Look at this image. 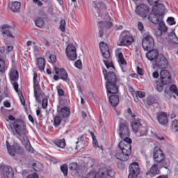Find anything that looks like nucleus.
Listing matches in <instances>:
<instances>
[{
	"label": "nucleus",
	"mask_w": 178,
	"mask_h": 178,
	"mask_svg": "<svg viewBox=\"0 0 178 178\" xmlns=\"http://www.w3.org/2000/svg\"><path fill=\"white\" fill-rule=\"evenodd\" d=\"M154 33H155L156 37H161V35H162L163 32L161 29H159V28H158V29H155Z\"/></svg>",
	"instance_id": "864d4df0"
},
{
	"label": "nucleus",
	"mask_w": 178,
	"mask_h": 178,
	"mask_svg": "<svg viewBox=\"0 0 178 178\" xmlns=\"http://www.w3.org/2000/svg\"><path fill=\"white\" fill-rule=\"evenodd\" d=\"M133 42H134V38H133V36L130 35L129 31H124L121 33V45H131Z\"/></svg>",
	"instance_id": "9b49d317"
},
{
	"label": "nucleus",
	"mask_w": 178,
	"mask_h": 178,
	"mask_svg": "<svg viewBox=\"0 0 178 178\" xmlns=\"http://www.w3.org/2000/svg\"><path fill=\"white\" fill-rule=\"evenodd\" d=\"M167 22L168 23V24H170V26H174V24H176V22H175V18L172 17H169L167 19Z\"/></svg>",
	"instance_id": "de8ad7c7"
},
{
	"label": "nucleus",
	"mask_w": 178,
	"mask_h": 178,
	"mask_svg": "<svg viewBox=\"0 0 178 178\" xmlns=\"http://www.w3.org/2000/svg\"><path fill=\"white\" fill-rule=\"evenodd\" d=\"M6 56H5V51L3 49H0V59H3V58H6Z\"/></svg>",
	"instance_id": "e2e57ef3"
},
{
	"label": "nucleus",
	"mask_w": 178,
	"mask_h": 178,
	"mask_svg": "<svg viewBox=\"0 0 178 178\" xmlns=\"http://www.w3.org/2000/svg\"><path fill=\"white\" fill-rule=\"evenodd\" d=\"M99 172H102V174H99V176L96 178H106L113 177L115 176V171L112 170L111 168H103L99 170Z\"/></svg>",
	"instance_id": "2eb2a0df"
},
{
	"label": "nucleus",
	"mask_w": 178,
	"mask_h": 178,
	"mask_svg": "<svg viewBox=\"0 0 178 178\" xmlns=\"http://www.w3.org/2000/svg\"><path fill=\"white\" fill-rule=\"evenodd\" d=\"M157 120L160 124L166 126V124L168 123V115H166V113L163 112L160 113L157 116Z\"/></svg>",
	"instance_id": "5701e85b"
},
{
	"label": "nucleus",
	"mask_w": 178,
	"mask_h": 178,
	"mask_svg": "<svg viewBox=\"0 0 178 178\" xmlns=\"http://www.w3.org/2000/svg\"><path fill=\"white\" fill-rule=\"evenodd\" d=\"M137 73L139 76H144V71L143 70V68L140 67H137Z\"/></svg>",
	"instance_id": "6e6d98bb"
},
{
	"label": "nucleus",
	"mask_w": 178,
	"mask_h": 178,
	"mask_svg": "<svg viewBox=\"0 0 178 178\" xmlns=\"http://www.w3.org/2000/svg\"><path fill=\"white\" fill-rule=\"evenodd\" d=\"M59 115L61 118H69V116H70V108H69V107L62 108L60 111Z\"/></svg>",
	"instance_id": "7c9ffc66"
},
{
	"label": "nucleus",
	"mask_w": 178,
	"mask_h": 178,
	"mask_svg": "<svg viewBox=\"0 0 178 178\" xmlns=\"http://www.w3.org/2000/svg\"><path fill=\"white\" fill-rule=\"evenodd\" d=\"M6 72V64L5 63V60L2 58H0V73L2 74H5Z\"/></svg>",
	"instance_id": "c9c22d12"
},
{
	"label": "nucleus",
	"mask_w": 178,
	"mask_h": 178,
	"mask_svg": "<svg viewBox=\"0 0 178 178\" xmlns=\"http://www.w3.org/2000/svg\"><path fill=\"white\" fill-rule=\"evenodd\" d=\"M154 45L155 42L151 35H147L143 38L142 40V46L145 51H151V49H154Z\"/></svg>",
	"instance_id": "1a4fd4ad"
},
{
	"label": "nucleus",
	"mask_w": 178,
	"mask_h": 178,
	"mask_svg": "<svg viewBox=\"0 0 178 178\" xmlns=\"http://www.w3.org/2000/svg\"><path fill=\"white\" fill-rule=\"evenodd\" d=\"M118 62L122 68V72H124L123 67L127 66V62L126 61V59H124V56H123V54H122V52L118 54Z\"/></svg>",
	"instance_id": "b1692460"
},
{
	"label": "nucleus",
	"mask_w": 178,
	"mask_h": 178,
	"mask_svg": "<svg viewBox=\"0 0 178 178\" xmlns=\"http://www.w3.org/2000/svg\"><path fill=\"white\" fill-rule=\"evenodd\" d=\"M118 168L119 169H124V168H126V165L123 163H118Z\"/></svg>",
	"instance_id": "69168bd1"
},
{
	"label": "nucleus",
	"mask_w": 178,
	"mask_h": 178,
	"mask_svg": "<svg viewBox=\"0 0 178 178\" xmlns=\"http://www.w3.org/2000/svg\"><path fill=\"white\" fill-rule=\"evenodd\" d=\"M127 155V157L126 156ZM115 156L119 161H122V162H126V161H129V158L130 156L127 153H123V152H117L115 154Z\"/></svg>",
	"instance_id": "393cba45"
},
{
	"label": "nucleus",
	"mask_w": 178,
	"mask_h": 178,
	"mask_svg": "<svg viewBox=\"0 0 178 178\" xmlns=\"http://www.w3.org/2000/svg\"><path fill=\"white\" fill-rule=\"evenodd\" d=\"M47 106H48V99H43L42 101V108H43V109H47Z\"/></svg>",
	"instance_id": "3c124183"
},
{
	"label": "nucleus",
	"mask_w": 178,
	"mask_h": 178,
	"mask_svg": "<svg viewBox=\"0 0 178 178\" xmlns=\"http://www.w3.org/2000/svg\"><path fill=\"white\" fill-rule=\"evenodd\" d=\"M2 173L7 178H13V168L10 166L4 165L2 168Z\"/></svg>",
	"instance_id": "4be33fe9"
},
{
	"label": "nucleus",
	"mask_w": 178,
	"mask_h": 178,
	"mask_svg": "<svg viewBox=\"0 0 178 178\" xmlns=\"http://www.w3.org/2000/svg\"><path fill=\"white\" fill-rule=\"evenodd\" d=\"M148 52L146 54L147 58L151 62H154L159 58V52L156 49L147 50Z\"/></svg>",
	"instance_id": "6ab92c4d"
},
{
	"label": "nucleus",
	"mask_w": 178,
	"mask_h": 178,
	"mask_svg": "<svg viewBox=\"0 0 178 178\" xmlns=\"http://www.w3.org/2000/svg\"><path fill=\"white\" fill-rule=\"evenodd\" d=\"M33 3L38 5V6H42L43 3L40 0H33Z\"/></svg>",
	"instance_id": "680f3d73"
},
{
	"label": "nucleus",
	"mask_w": 178,
	"mask_h": 178,
	"mask_svg": "<svg viewBox=\"0 0 178 178\" xmlns=\"http://www.w3.org/2000/svg\"><path fill=\"white\" fill-rule=\"evenodd\" d=\"M92 144L95 148H98V147H99L98 145V141L95 139V136H92Z\"/></svg>",
	"instance_id": "5fc2aeb1"
},
{
	"label": "nucleus",
	"mask_w": 178,
	"mask_h": 178,
	"mask_svg": "<svg viewBox=\"0 0 178 178\" xmlns=\"http://www.w3.org/2000/svg\"><path fill=\"white\" fill-rule=\"evenodd\" d=\"M92 5V8H94L99 16H102L101 15L102 12H105L108 10L106 4L101 0L93 1Z\"/></svg>",
	"instance_id": "6e6552de"
},
{
	"label": "nucleus",
	"mask_w": 178,
	"mask_h": 178,
	"mask_svg": "<svg viewBox=\"0 0 178 178\" xmlns=\"http://www.w3.org/2000/svg\"><path fill=\"white\" fill-rule=\"evenodd\" d=\"M56 74H58L61 80L66 81L68 79L67 72L63 68H54Z\"/></svg>",
	"instance_id": "412c9836"
},
{
	"label": "nucleus",
	"mask_w": 178,
	"mask_h": 178,
	"mask_svg": "<svg viewBox=\"0 0 178 178\" xmlns=\"http://www.w3.org/2000/svg\"><path fill=\"white\" fill-rule=\"evenodd\" d=\"M7 143V149L9 155L11 156H15L16 154H17L19 156L17 158V162L19 163H22L24 162V159H26V156H24V150L20 145L17 144H15L13 145H9V143Z\"/></svg>",
	"instance_id": "20e7f679"
},
{
	"label": "nucleus",
	"mask_w": 178,
	"mask_h": 178,
	"mask_svg": "<svg viewBox=\"0 0 178 178\" xmlns=\"http://www.w3.org/2000/svg\"><path fill=\"white\" fill-rule=\"evenodd\" d=\"M76 149H84V147H86V145H84V140H82L81 139H80L79 140H78L76 143Z\"/></svg>",
	"instance_id": "ea45409f"
},
{
	"label": "nucleus",
	"mask_w": 178,
	"mask_h": 178,
	"mask_svg": "<svg viewBox=\"0 0 178 178\" xmlns=\"http://www.w3.org/2000/svg\"><path fill=\"white\" fill-rule=\"evenodd\" d=\"M127 113H129V115H130L131 118H136V114L133 113V112L131 111V108H129L127 109Z\"/></svg>",
	"instance_id": "0e129e2a"
},
{
	"label": "nucleus",
	"mask_w": 178,
	"mask_h": 178,
	"mask_svg": "<svg viewBox=\"0 0 178 178\" xmlns=\"http://www.w3.org/2000/svg\"><path fill=\"white\" fill-rule=\"evenodd\" d=\"M172 128L175 130V131H178V120H175L172 122Z\"/></svg>",
	"instance_id": "09e8293b"
},
{
	"label": "nucleus",
	"mask_w": 178,
	"mask_h": 178,
	"mask_svg": "<svg viewBox=\"0 0 178 178\" xmlns=\"http://www.w3.org/2000/svg\"><path fill=\"white\" fill-rule=\"evenodd\" d=\"M165 158V154H163V151L161 149V147H155L153 150V159L159 168H165L166 166Z\"/></svg>",
	"instance_id": "39448f33"
},
{
	"label": "nucleus",
	"mask_w": 178,
	"mask_h": 178,
	"mask_svg": "<svg viewBox=\"0 0 178 178\" xmlns=\"http://www.w3.org/2000/svg\"><path fill=\"white\" fill-rule=\"evenodd\" d=\"M49 62H51V63H55V62H56V55L55 54H51L49 56Z\"/></svg>",
	"instance_id": "603ef678"
},
{
	"label": "nucleus",
	"mask_w": 178,
	"mask_h": 178,
	"mask_svg": "<svg viewBox=\"0 0 178 178\" xmlns=\"http://www.w3.org/2000/svg\"><path fill=\"white\" fill-rule=\"evenodd\" d=\"M135 13L138 16L145 19L149 15V8L145 4H140L136 7Z\"/></svg>",
	"instance_id": "9d476101"
},
{
	"label": "nucleus",
	"mask_w": 178,
	"mask_h": 178,
	"mask_svg": "<svg viewBox=\"0 0 178 178\" xmlns=\"http://www.w3.org/2000/svg\"><path fill=\"white\" fill-rule=\"evenodd\" d=\"M167 84H169V83H165L162 82V81L156 80L155 81V88L159 91V92H162V91H163V87L165 86H167Z\"/></svg>",
	"instance_id": "473e14b6"
},
{
	"label": "nucleus",
	"mask_w": 178,
	"mask_h": 178,
	"mask_svg": "<svg viewBox=\"0 0 178 178\" xmlns=\"http://www.w3.org/2000/svg\"><path fill=\"white\" fill-rule=\"evenodd\" d=\"M20 6H22V3L19 1H14L9 4V8L12 12L17 13L20 10Z\"/></svg>",
	"instance_id": "cd10ccee"
},
{
	"label": "nucleus",
	"mask_w": 178,
	"mask_h": 178,
	"mask_svg": "<svg viewBox=\"0 0 178 178\" xmlns=\"http://www.w3.org/2000/svg\"><path fill=\"white\" fill-rule=\"evenodd\" d=\"M102 73L106 80L105 86L110 105L112 108H116L120 102L119 96L116 95L109 96V94H118V92H119L118 83L120 81V78H119L113 71L108 72V70L105 68L102 69Z\"/></svg>",
	"instance_id": "f257e3e1"
},
{
	"label": "nucleus",
	"mask_w": 178,
	"mask_h": 178,
	"mask_svg": "<svg viewBox=\"0 0 178 178\" xmlns=\"http://www.w3.org/2000/svg\"><path fill=\"white\" fill-rule=\"evenodd\" d=\"M138 175H140V165L138 163L134 162L131 163L128 178H137Z\"/></svg>",
	"instance_id": "f8f14e48"
},
{
	"label": "nucleus",
	"mask_w": 178,
	"mask_h": 178,
	"mask_svg": "<svg viewBox=\"0 0 178 178\" xmlns=\"http://www.w3.org/2000/svg\"><path fill=\"white\" fill-rule=\"evenodd\" d=\"M8 76L10 83L13 84L14 90L16 91V92H18L19 83L17 81H19V71H17V69H16V67H12L8 73Z\"/></svg>",
	"instance_id": "423d86ee"
},
{
	"label": "nucleus",
	"mask_w": 178,
	"mask_h": 178,
	"mask_svg": "<svg viewBox=\"0 0 178 178\" xmlns=\"http://www.w3.org/2000/svg\"><path fill=\"white\" fill-rule=\"evenodd\" d=\"M59 29L62 31V33H65V31H66V21L65 19H62L60 22Z\"/></svg>",
	"instance_id": "79ce46f5"
},
{
	"label": "nucleus",
	"mask_w": 178,
	"mask_h": 178,
	"mask_svg": "<svg viewBox=\"0 0 178 178\" xmlns=\"http://www.w3.org/2000/svg\"><path fill=\"white\" fill-rule=\"evenodd\" d=\"M99 48L105 59H109L111 58V52H109V46H108V44L100 42Z\"/></svg>",
	"instance_id": "a211bd4d"
},
{
	"label": "nucleus",
	"mask_w": 178,
	"mask_h": 178,
	"mask_svg": "<svg viewBox=\"0 0 178 178\" xmlns=\"http://www.w3.org/2000/svg\"><path fill=\"white\" fill-rule=\"evenodd\" d=\"M103 62L107 69H111V70H115V66H113V63L112 61L104 60Z\"/></svg>",
	"instance_id": "58836bf2"
},
{
	"label": "nucleus",
	"mask_w": 178,
	"mask_h": 178,
	"mask_svg": "<svg viewBox=\"0 0 178 178\" xmlns=\"http://www.w3.org/2000/svg\"><path fill=\"white\" fill-rule=\"evenodd\" d=\"M159 164H153L149 169V171L146 172V175H151L152 176H156V175H159V168L158 167Z\"/></svg>",
	"instance_id": "a878e982"
},
{
	"label": "nucleus",
	"mask_w": 178,
	"mask_h": 178,
	"mask_svg": "<svg viewBox=\"0 0 178 178\" xmlns=\"http://www.w3.org/2000/svg\"><path fill=\"white\" fill-rule=\"evenodd\" d=\"M33 90H34V97L36 101L40 99V96L38 95V92L41 91V86H40L39 82H33Z\"/></svg>",
	"instance_id": "c85d7f7f"
},
{
	"label": "nucleus",
	"mask_w": 178,
	"mask_h": 178,
	"mask_svg": "<svg viewBox=\"0 0 178 178\" xmlns=\"http://www.w3.org/2000/svg\"><path fill=\"white\" fill-rule=\"evenodd\" d=\"M132 97H134V99L135 102H138V97L144 98L145 97V92L140 90H138L136 92H133Z\"/></svg>",
	"instance_id": "c756f323"
},
{
	"label": "nucleus",
	"mask_w": 178,
	"mask_h": 178,
	"mask_svg": "<svg viewBox=\"0 0 178 178\" xmlns=\"http://www.w3.org/2000/svg\"><path fill=\"white\" fill-rule=\"evenodd\" d=\"M3 105L6 108H10V102L8 101L4 102Z\"/></svg>",
	"instance_id": "774afa93"
},
{
	"label": "nucleus",
	"mask_w": 178,
	"mask_h": 178,
	"mask_svg": "<svg viewBox=\"0 0 178 178\" xmlns=\"http://www.w3.org/2000/svg\"><path fill=\"white\" fill-rule=\"evenodd\" d=\"M164 13L165 6L160 4L159 6L153 8V10H152L148 19L153 24H158V29L163 33H166V31H168V26L165 24V22H163Z\"/></svg>",
	"instance_id": "7ed1b4c3"
},
{
	"label": "nucleus",
	"mask_w": 178,
	"mask_h": 178,
	"mask_svg": "<svg viewBox=\"0 0 178 178\" xmlns=\"http://www.w3.org/2000/svg\"><path fill=\"white\" fill-rule=\"evenodd\" d=\"M138 29L140 31H143L144 30V24L141 22H138Z\"/></svg>",
	"instance_id": "4d7b16f0"
},
{
	"label": "nucleus",
	"mask_w": 178,
	"mask_h": 178,
	"mask_svg": "<svg viewBox=\"0 0 178 178\" xmlns=\"http://www.w3.org/2000/svg\"><path fill=\"white\" fill-rule=\"evenodd\" d=\"M152 76L154 79H158V77H159V72H158V71H155L152 73Z\"/></svg>",
	"instance_id": "338daca9"
},
{
	"label": "nucleus",
	"mask_w": 178,
	"mask_h": 178,
	"mask_svg": "<svg viewBox=\"0 0 178 178\" xmlns=\"http://www.w3.org/2000/svg\"><path fill=\"white\" fill-rule=\"evenodd\" d=\"M35 26H37V27H39L40 29L45 26V22H44V19H42V18L40 17L36 19V20L35 21Z\"/></svg>",
	"instance_id": "4c0bfd02"
},
{
	"label": "nucleus",
	"mask_w": 178,
	"mask_h": 178,
	"mask_svg": "<svg viewBox=\"0 0 178 178\" xmlns=\"http://www.w3.org/2000/svg\"><path fill=\"white\" fill-rule=\"evenodd\" d=\"M119 134L120 137L122 140H126V138H130V131L129 130V126L125 123H122L120 124L119 129Z\"/></svg>",
	"instance_id": "4468645a"
},
{
	"label": "nucleus",
	"mask_w": 178,
	"mask_h": 178,
	"mask_svg": "<svg viewBox=\"0 0 178 178\" xmlns=\"http://www.w3.org/2000/svg\"><path fill=\"white\" fill-rule=\"evenodd\" d=\"M172 38H173V43L178 45V37L176 33H174Z\"/></svg>",
	"instance_id": "bf43d9fd"
},
{
	"label": "nucleus",
	"mask_w": 178,
	"mask_h": 178,
	"mask_svg": "<svg viewBox=\"0 0 178 178\" xmlns=\"http://www.w3.org/2000/svg\"><path fill=\"white\" fill-rule=\"evenodd\" d=\"M19 99L21 101L22 105L24 106L26 105V100L24 99V97H23L22 94H21V95L19 96Z\"/></svg>",
	"instance_id": "13d9d810"
},
{
	"label": "nucleus",
	"mask_w": 178,
	"mask_h": 178,
	"mask_svg": "<svg viewBox=\"0 0 178 178\" xmlns=\"http://www.w3.org/2000/svg\"><path fill=\"white\" fill-rule=\"evenodd\" d=\"M56 90H57L58 97H63L65 95V91L63 90L60 86H57Z\"/></svg>",
	"instance_id": "49530a36"
},
{
	"label": "nucleus",
	"mask_w": 178,
	"mask_h": 178,
	"mask_svg": "<svg viewBox=\"0 0 178 178\" xmlns=\"http://www.w3.org/2000/svg\"><path fill=\"white\" fill-rule=\"evenodd\" d=\"M61 122H62V118H60V116L58 115V116L54 117V125L56 127H58L60 124Z\"/></svg>",
	"instance_id": "a19ab883"
},
{
	"label": "nucleus",
	"mask_w": 178,
	"mask_h": 178,
	"mask_svg": "<svg viewBox=\"0 0 178 178\" xmlns=\"http://www.w3.org/2000/svg\"><path fill=\"white\" fill-rule=\"evenodd\" d=\"M99 26L100 29H105V27L110 29V27H112V22H99Z\"/></svg>",
	"instance_id": "e433bc0d"
},
{
	"label": "nucleus",
	"mask_w": 178,
	"mask_h": 178,
	"mask_svg": "<svg viewBox=\"0 0 178 178\" xmlns=\"http://www.w3.org/2000/svg\"><path fill=\"white\" fill-rule=\"evenodd\" d=\"M141 122L140 121V119H134V120L131 122V127L134 130V131H136L137 129L142 127Z\"/></svg>",
	"instance_id": "72a5a7b5"
},
{
	"label": "nucleus",
	"mask_w": 178,
	"mask_h": 178,
	"mask_svg": "<svg viewBox=\"0 0 178 178\" xmlns=\"http://www.w3.org/2000/svg\"><path fill=\"white\" fill-rule=\"evenodd\" d=\"M160 79L164 84H170V81H172V76L166 70H162L160 72Z\"/></svg>",
	"instance_id": "f3484780"
},
{
	"label": "nucleus",
	"mask_w": 178,
	"mask_h": 178,
	"mask_svg": "<svg viewBox=\"0 0 178 178\" xmlns=\"http://www.w3.org/2000/svg\"><path fill=\"white\" fill-rule=\"evenodd\" d=\"M13 30L15 29L11 26L4 24L1 26V32L2 33V34H4V35H7V37L14 38L15 37L13 36V34H12V33H13Z\"/></svg>",
	"instance_id": "aec40b11"
},
{
	"label": "nucleus",
	"mask_w": 178,
	"mask_h": 178,
	"mask_svg": "<svg viewBox=\"0 0 178 178\" xmlns=\"http://www.w3.org/2000/svg\"><path fill=\"white\" fill-rule=\"evenodd\" d=\"M8 126L13 136L19 138L26 145L27 151L31 153L34 152V149L31 147L29 137H27V127L26 126V123L22 119H16L14 122H10Z\"/></svg>",
	"instance_id": "f03ea898"
},
{
	"label": "nucleus",
	"mask_w": 178,
	"mask_h": 178,
	"mask_svg": "<svg viewBox=\"0 0 178 178\" xmlns=\"http://www.w3.org/2000/svg\"><path fill=\"white\" fill-rule=\"evenodd\" d=\"M36 65H38L40 70H44L45 69V59L44 58H37Z\"/></svg>",
	"instance_id": "f704fd0d"
},
{
	"label": "nucleus",
	"mask_w": 178,
	"mask_h": 178,
	"mask_svg": "<svg viewBox=\"0 0 178 178\" xmlns=\"http://www.w3.org/2000/svg\"><path fill=\"white\" fill-rule=\"evenodd\" d=\"M154 103V102L152 98H147L146 100V104L148 105H153Z\"/></svg>",
	"instance_id": "052dcab7"
},
{
	"label": "nucleus",
	"mask_w": 178,
	"mask_h": 178,
	"mask_svg": "<svg viewBox=\"0 0 178 178\" xmlns=\"http://www.w3.org/2000/svg\"><path fill=\"white\" fill-rule=\"evenodd\" d=\"M54 143L56 147H58V148H61L62 149L66 147V140L65 138L56 139L54 140Z\"/></svg>",
	"instance_id": "2f4dec72"
},
{
	"label": "nucleus",
	"mask_w": 178,
	"mask_h": 178,
	"mask_svg": "<svg viewBox=\"0 0 178 178\" xmlns=\"http://www.w3.org/2000/svg\"><path fill=\"white\" fill-rule=\"evenodd\" d=\"M79 169V165L77 163H71L70 164V170H76L77 172V170Z\"/></svg>",
	"instance_id": "a18cd8bd"
},
{
	"label": "nucleus",
	"mask_w": 178,
	"mask_h": 178,
	"mask_svg": "<svg viewBox=\"0 0 178 178\" xmlns=\"http://www.w3.org/2000/svg\"><path fill=\"white\" fill-rule=\"evenodd\" d=\"M154 66L156 67H159V69H166L168 66V60L163 55H160L157 60L154 63Z\"/></svg>",
	"instance_id": "dca6fc26"
},
{
	"label": "nucleus",
	"mask_w": 178,
	"mask_h": 178,
	"mask_svg": "<svg viewBox=\"0 0 178 178\" xmlns=\"http://www.w3.org/2000/svg\"><path fill=\"white\" fill-rule=\"evenodd\" d=\"M60 170L63 173L64 176H67V172H68L67 164H63V165H61Z\"/></svg>",
	"instance_id": "c03bdc74"
},
{
	"label": "nucleus",
	"mask_w": 178,
	"mask_h": 178,
	"mask_svg": "<svg viewBox=\"0 0 178 178\" xmlns=\"http://www.w3.org/2000/svg\"><path fill=\"white\" fill-rule=\"evenodd\" d=\"M149 5H151L152 7V10H154V8L155 6H159V5H163L162 3H158L159 2V0H147Z\"/></svg>",
	"instance_id": "37998d69"
},
{
	"label": "nucleus",
	"mask_w": 178,
	"mask_h": 178,
	"mask_svg": "<svg viewBox=\"0 0 178 178\" xmlns=\"http://www.w3.org/2000/svg\"><path fill=\"white\" fill-rule=\"evenodd\" d=\"M65 54L69 60H76L77 59V53L76 51V47L73 44H68L65 49Z\"/></svg>",
	"instance_id": "ddd939ff"
},
{
	"label": "nucleus",
	"mask_w": 178,
	"mask_h": 178,
	"mask_svg": "<svg viewBox=\"0 0 178 178\" xmlns=\"http://www.w3.org/2000/svg\"><path fill=\"white\" fill-rule=\"evenodd\" d=\"M118 148L121 149V152L123 154H127V155L131 154V138H126L121 140L118 144Z\"/></svg>",
	"instance_id": "0eeeda50"
},
{
	"label": "nucleus",
	"mask_w": 178,
	"mask_h": 178,
	"mask_svg": "<svg viewBox=\"0 0 178 178\" xmlns=\"http://www.w3.org/2000/svg\"><path fill=\"white\" fill-rule=\"evenodd\" d=\"M136 137H144V136H147L148 133V130L147 127H143V125L139 127L136 131H134Z\"/></svg>",
	"instance_id": "bb28decb"
},
{
	"label": "nucleus",
	"mask_w": 178,
	"mask_h": 178,
	"mask_svg": "<svg viewBox=\"0 0 178 178\" xmlns=\"http://www.w3.org/2000/svg\"><path fill=\"white\" fill-rule=\"evenodd\" d=\"M75 67H77V69H81L83 67V63H81V60H77L74 63Z\"/></svg>",
	"instance_id": "8fccbe9b"
}]
</instances>
